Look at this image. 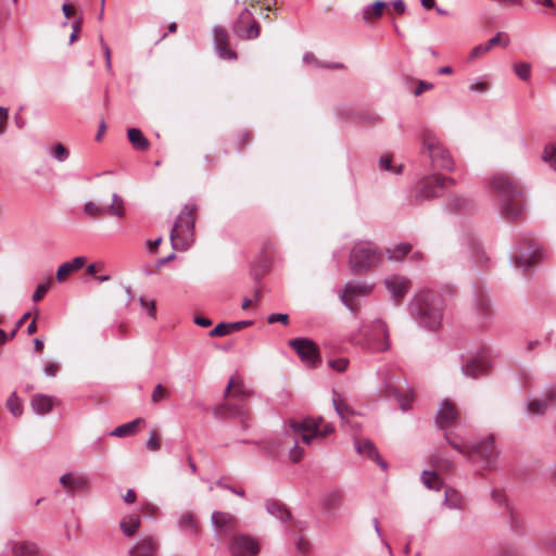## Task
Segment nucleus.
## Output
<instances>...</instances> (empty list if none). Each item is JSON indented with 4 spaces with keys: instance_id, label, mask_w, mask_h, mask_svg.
Instances as JSON below:
<instances>
[{
    "instance_id": "nucleus-1",
    "label": "nucleus",
    "mask_w": 556,
    "mask_h": 556,
    "mask_svg": "<svg viewBox=\"0 0 556 556\" xmlns=\"http://www.w3.org/2000/svg\"><path fill=\"white\" fill-rule=\"evenodd\" d=\"M492 189L498 200L501 214L517 220L526 210L525 192L521 185L507 174H496L491 179Z\"/></svg>"
},
{
    "instance_id": "nucleus-2",
    "label": "nucleus",
    "mask_w": 556,
    "mask_h": 556,
    "mask_svg": "<svg viewBox=\"0 0 556 556\" xmlns=\"http://www.w3.org/2000/svg\"><path fill=\"white\" fill-rule=\"evenodd\" d=\"M445 441L459 454L467 457L471 463H477L483 469H492L496 465L498 451L493 438H488L478 443H469L458 429L445 431Z\"/></svg>"
},
{
    "instance_id": "nucleus-3",
    "label": "nucleus",
    "mask_w": 556,
    "mask_h": 556,
    "mask_svg": "<svg viewBox=\"0 0 556 556\" xmlns=\"http://www.w3.org/2000/svg\"><path fill=\"white\" fill-rule=\"evenodd\" d=\"M442 296L431 290H420L409 303L410 312L418 325L428 330H437L442 321Z\"/></svg>"
},
{
    "instance_id": "nucleus-4",
    "label": "nucleus",
    "mask_w": 556,
    "mask_h": 556,
    "mask_svg": "<svg viewBox=\"0 0 556 556\" xmlns=\"http://www.w3.org/2000/svg\"><path fill=\"white\" fill-rule=\"evenodd\" d=\"M195 210L194 204L181 208L169 233L173 249L185 251L194 242Z\"/></svg>"
},
{
    "instance_id": "nucleus-5",
    "label": "nucleus",
    "mask_w": 556,
    "mask_h": 556,
    "mask_svg": "<svg viewBox=\"0 0 556 556\" xmlns=\"http://www.w3.org/2000/svg\"><path fill=\"white\" fill-rule=\"evenodd\" d=\"M383 261L382 253L375 243L370 241H357L354 243L350 256L349 264L354 273H365L370 268L380 265Z\"/></svg>"
},
{
    "instance_id": "nucleus-6",
    "label": "nucleus",
    "mask_w": 556,
    "mask_h": 556,
    "mask_svg": "<svg viewBox=\"0 0 556 556\" xmlns=\"http://www.w3.org/2000/svg\"><path fill=\"white\" fill-rule=\"evenodd\" d=\"M422 151L428 154L431 166L434 169L448 172L454 169V160L450 151L443 146V143L433 132L427 131L424 134Z\"/></svg>"
},
{
    "instance_id": "nucleus-7",
    "label": "nucleus",
    "mask_w": 556,
    "mask_h": 556,
    "mask_svg": "<svg viewBox=\"0 0 556 556\" xmlns=\"http://www.w3.org/2000/svg\"><path fill=\"white\" fill-rule=\"evenodd\" d=\"M290 430L293 435L300 434L302 442L311 444L314 439L323 440L334 431L331 424L324 421L321 417L305 418L302 421H291Z\"/></svg>"
},
{
    "instance_id": "nucleus-8",
    "label": "nucleus",
    "mask_w": 556,
    "mask_h": 556,
    "mask_svg": "<svg viewBox=\"0 0 556 556\" xmlns=\"http://www.w3.org/2000/svg\"><path fill=\"white\" fill-rule=\"evenodd\" d=\"M453 185H455L453 178L443 177L439 174L427 175L417 182L414 199L416 201L432 200L441 197Z\"/></svg>"
},
{
    "instance_id": "nucleus-9",
    "label": "nucleus",
    "mask_w": 556,
    "mask_h": 556,
    "mask_svg": "<svg viewBox=\"0 0 556 556\" xmlns=\"http://www.w3.org/2000/svg\"><path fill=\"white\" fill-rule=\"evenodd\" d=\"M546 255L543 247L533 239H527L513 250L511 262L517 268L527 271L536 260H543Z\"/></svg>"
},
{
    "instance_id": "nucleus-10",
    "label": "nucleus",
    "mask_w": 556,
    "mask_h": 556,
    "mask_svg": "<svg viewBox=\"0 0 556 556\" xmlns=\"http://www.w3.org/2000/svg\"><path fill=\"white\" fill-rule=\"evenodd\" d=\"M364 336L367 348L374 352H383L390 346L388 328L381 319H375Z\"/></svg>"
},
{
    "instance_id": "nucleus-11",
    "label": "nucleus",
    "mask_w": 556,
    "mask_h": 556,
    "mask_svg": "<svg viewBox=\"0 0 556 556\" xmlns=\"http://www.w3.org/2000/svg\"><path fill=\"white\" fill-rule=\"evenodd\" d=\"M232 33L241 39H256L261 34L260 24L253 18L249 8L244 7L232 24Z\"/></svg>"
},
{
    "instance_id": "nucleus-12",
    "label": "nucleus",
    "mask_w": 556,
    "mask_h": 556,
    "mask_svg": "<svg viewBox=\"0 0 556 556\" xmlns=\"http://www.w3.org/2000/svg\"><path fill=\"white\" fill-rule=\"evenodd\" d=\"M289 345L306 367H316L321 362L318 346L311 339L295 338L290 340Z\"/></svg>"
},
{
    "instance_id": "nucleus-13",
    "label": "nucleus",
    "mask_w": 556,
    "mask_h": 556,
    "mask_svg": "<svg viewBox=\"0 0 556 556\" xmlns=\"http://www.w3.org/2000/svg\"><path fill=\"white\" fill-rule=\"evenodd\" d=\"M229 549L232 556H255L260 551V546L252 536L238 534L231 539Z\"/></svg>"
},
{
    "instance_id": "nucleus-14",
    "label": "nucleus",
    "mask_w": 556,
    "mask_h": 556,
    "mask_svg": "<svg viewBox=\"0 0 556 556\" xmlns=\"http://www.w3.org/2000/svg\"><path fill=\"white\" fill-rule=\"evenodd\" d=\"M384 287L390 293L391 299L399 303L408 293L412 283L407 277L391 275L384 279Z\"/></svg>"
},
{
    "instance_id": "nucleus-15",
    "label": "nucleus",
    "mask_w": 556,
    "mask_h": 556,
    "mask_svg": "<svg viewBox=\"0 0 556 556\" xmlns=\"http://www.w3.org/2000/svg\"><path fill=\"white\" fill-rule=\"evenodd\" d=\"M214 46L219 58L224 60H236L237 53L229 48L228 31L222 26H214L212 29Z\"/></svg>"
},
{
    "instance_id": "nucleus-16",
    "label": "nucleus",
    "mask_w": 556,
    "mask_h": 556,
    "mask_svg": "<svg viewBox=\"0 0 556 556\" xmlns=\"http://www.w3.org/2000/svg\"><path fill=\"white\" fill-rule=\"evenodd\" d=\"M404 384L405 380L394 381L393 379H389L384 382V391L389 395H392L399 402L402 410L405 412L410 407L413 394L410 391H403Z\"/></svg>"
},
{
    "instance_id": "nucleus-17",
    "label": "nucleus",
    "mask_w": 556,
    "mask_h": 556,
    "mask_svg": "<svg viewBox=\"0 0 556 556\" xmlns=\"http://www.w3.org/2000/svg\"><path fill=\"white\" fill-rule=\"evenodd\" d=\"M212 527L217 535H224L237 527V518L223 510H214L211 516Z\"/></svg>"
},
{
    "instance_id": "nucleus-18",
    "label": "nucleus",
    "mask_w": 556,
    "mask_h": 556,
    "mask_svg": "<svg viewBox=\"0 0 556 556\" xmlns=\"http://www.w3.org/2000/svg\"><path fill=\"white\" fill-rule=\"evenodd\" d=\"M370 290L369 286L348 282L340 293V300L351 312H354V299L368 295Z\"/></svg>"
},
{
    "instance_id": "nucleus-19",
    "label": "nucleus",
    "mask_w": 556,
    "mask_h": 556,
    "mask_svg": "<svg viewBox=\"0 0 556 556\" xmlns=\"http://www.w3.org/2000/svg\"><path fill=\"white\" fill-rule=\"evenodd\" d=\"M556 404V389L547 391L542 399H533L527 402V413L533 416L543 415L549 407Z\"/></svg>"
},
{
    "instance_id": "nucleus-20",
    "label": "nucleus",
    "mask_w": 556,
    "mask_h": 556,
    "mask_svg": "<svg viewBox=\"0 0 556 556\" xmlns=\"http://www.w3.org/2000/svg\"><path fill=\"white\" fill-rule=\"evenodd\" d=\"M458 418V410L455 404L450 400H443L439 406L435 424L439 428L443 429L453 425Z\"/></svg>"
},
{
    "instance_id": "nucleus-21",
    "label": "nucleus",
    "mask_w": 556,
    "mask_h": 556,
    "mask_svg": "<svg viewBox=\"0 0 556 556\" xmlns=\"http://www.w3.org/2000/svg\"><path fill=\"white\" fill-rule=\"evenodd\" d=\"M355 450L358 454L375 460L383 470L387 469V463L380 457L375 444L367 439H355Z\"/></svg>"
},
{
    "instance_id": "nucleus-22",
    "label": "nucleus",
    "mask_w": 556,
    "mask_h": 556,
    "mask_svg": "<svg viewBox=\"0 0 556 556\" xmlns=\"http://www.w3.org/2000/svg\"><path fill=\"white\" fill-rule=\"evenodd\" d=\"M159 548L157 541L154 536H146L140 539L129 551L130 556H153Z\"/></svg>"
},
{
    "instance_id": "nucleus-23",
    "label": "nucleus",
    "mask_w": 556,
    "mask_h": 556,
    "mask_svg": "<svg viewBox=\"0 0 556 556\" xmlns=\"http://www.w3.org/2000/svg\"><path fill=\"white\" fill-rule=\"evenodd\" d=\"M252 325L251 320H239L233 323H219L211 331L210 337H224L239 331Z\"/></svg>"
},
{
    "instance_id": "nucleus-24",
    "label": "nucleus",
    "mask_w": 556,
    "mask_h": 556,
    "mask_svg": "<svg viewBox=\"0 0 556 556\" xmlns=\"http://www.w3.org/2000/svg\"><path fill=\"white\" fill-rule=\"evenodd\" d=\"M503 45V47H507L509 45L508 36H503L502 33H498L496 36L492 37L486 43L476 46L470 52V59L473 60L479 58L480 55L489 52L493 47L497 45Z\"/></svg>"
},
{
    "instance_id": "nucleus-25",
    "label": "nucleus",
    "mask_w": 556,
    "mask_h": 556,
    "mask_svg": "<svg viewBox=\"0 0 556 556\" xmlns=\"http://www.w3.org/2000/svg\"><path fill=\"white\" fill-rule=\"evenodd\" d=\"M462 371L466 377L478 378L488 371V363L482 358H469L463 366Z\"/></svg>"
},
{
    "instance_id": "nucleus-26",
    "label": "nucleus",
    "mask_w": 556,
    "mask_h": 556,
    "mask_svg": "<svg viewBox=\"0 0 556 556\" xmlns=\"http://www.w3.org/2000/svg\"><path fill=\"white\" fill-rule=\"evenodd\" d=\"M60 483L70 493H73L76 490H85L88 486V480L85 477L75 476L72 472H67L61 476Z\"/></svg>"
},
{
    "instance_id": "nucleus-27",
    "label": "nucleus",
    "mask_w": 556,
    "mask_h": 556,
    "mask_svg": "<svg viewBox=\"0 0 556 556\" xmlns=\"http://www.w3.org/2000/svg\"><path fill=\"white\" fill-rule=\"evenodd\" d=\"M388 7V2L377 0L371 4H367L362 9V18L365 23L369 24L379 18L383 14V10Z\"/></svg>"
},
{
    "instance_id": "nucleus-28",
    "label": "nucleus",
    "mask_w": 556,
    "mask_h": 556,
    "mask_svg": "<svg viewBox=\"0 0 556 556\" xmlns=\"http://www.w3.org/2000/svg\"><path fill=\"white\" fill-rule=\"evenodd\" d=\"M54 399L45 394H36L30 402L35 414L42 416L51 412Z\"/></svg>"
},
{
    "instance_id": "nucleus-29",
    "label": "nucleus",
    "mask_w": 556,
    "mask_h": 556,
    "mask_svg": "<svg viewBox=\"0 0 556 556\" xmlns=\"http://www.w3.org/2000/svg\"><path fill=\"white\" fill-rule=\"evenodd\" d=\"M178 528L181 532L189 536H195L198 534V522L190 511H185L178 519Z\"/></svg>"
},
{
    "instance_id": "nucleus-30",
    "label": "nucleus",
    "mask_w": 556,
    "mask_h": 556,
    "mask_svg": "<svg viewBox=\"0 0 556 556\" xmlns=\"http://www.w3.org/2000/svg\"><path fill=\"white\" fill-rule=\"evenodd\" d=\"M146 421L143 418L141 417H138L129 422H126V424H123V425H119L117 426L116 428H114V430L110 433V435L112 437H117V438H122V437H127V435H132L136 433L137 431V428L139 425H143Z\"/></svg>"
},
{
    "instance_id": "nucleus-31",
    "label": "nucleus",
    "mask_w": 556,
    "mask_h": 556,
    "mask_svg": "<svg viewBox=\"0 0 556 556\" xmlns=\"http://www.w3.org/2000/svg\"><path fill=\"white\" fill-rule=\"evenodd\" d=\"M465 504L463 495L454 489H445L443 505L450 509H463Z\"/></svg>"
},
{
    "instance_id": "nucleus-32",
    "label": "nucleus",
    "mask_w": 556,
    "mask_h": 556,
    "mask_svg": "<svg viewBox=\"0 0 556 556\" xmlns=\"http://www.w3.org/2000/svg\"><path fill=\"white\" fill-rule=\"evenodd\" d=\"M128 140L131 146L140 151H146L150 147V142L138 128H129L127 131Z\"/></svg>"
},
{
    "instance_id": "nucleus-33",
    "label": "nucleus",
    "mask_w": 556,
    "mask_h": 556,
    "mask_svg": "<svg viewBox=\"0 0 556 556\" xmlns=\"http://www.w3.org/2000/svg\"><path fill=\"white\" fill-rule=\"evenodd\" d=\"M10 548L14 556H34L38 552L37 545L30 542H12Z\"/></svg>"
},
{
    "instance_id": "nucleus-34",
    "label": "nucleus",
    "mask_w": 556,
    "mask_h": 556,
    "mask_svg": "<svg viewBox=\"0 0 556 556\" xmlns=\"http://www.w3.org/2000/svg\"><path fill=\"white\" fill-rule=\"evenodd\" d=\"M141 522L140 516L137 514H130L121 520L119 527L123 533L127 536H131L136 533Z\"/></svg>"
},
{
    "instance_id": "nucleus-35",
    "label": "nucleus",
    "mask_w": 556,
    "mask_h": 556,
    "mask_svg": "<svg viewBox=\"0 0 556 556\" xmlns=\"http://www.w3.org/2000/svg\"><path fill=\"white\" fill-rule=\"evenodd\" d=\"M266 510L277 519L282 521L287 520L290 517V513L287 507L277 500H268L266 502Z\"/></svg>"
},
{
    "instance_id": "nucleus-36",
    "label": "nucleus",
    "mask_w": 556,
    "mask_h": 556,
    "mask_svg": "<svg viewBox=\"0 0 556 556\" xmlns=\"http://www.w3.org/2000/svg\"><path fill=\"white\" fill-rule=\"evenodd\" d=\"M471 206V201L465 197L454 195L447 200L446 208L453 213H463Z\"/></svg>"
},
{
    "instance_id": "nucleus-37",
    "label": "nucleus",
    "mask_w": 556,
    "mask_h": 556,
    "mask_svg": "<svg viewBox=\"0 0 556 556\" xmlns=\"http://www.w3.org/2000/svg\"><path fill=\"white\" fill-rule=\"evenodd\" d=\"M341 491L339 490H329L323 494L321 497V507L326 510H332L339 506L341 502Z\"/></svg>"
},
{
    "instance_id": "nucleus-38",
    "label": "nucleus",
    "mask_w": 556,
    "mask_h": 556,
    "mask_svg": "<svg viewBox=\"0 0 556 556\" xmlns=\"http://www.w3.org/2000/svg\"><path fill=\"white\" fill-rule=\"evenodd\" d=\"M106 214L114 217H123L126 213L125 203L122 197L117 193L112 194V203L109 206H105Z\"/></svg>"
},
{
    "instance_id": "nucleus-39",
    "label": "nucleus",
    "mask_w": 556,
    "mask_h": 556,
    "mask_svg": "<svg viewBox=\"0 0 556 556\" xmlns=\"http://www.w3.org/2000/svg\"><path fill=\"white\" fill-rule=\"evenodd\" d=\"M229 394L239 401H242L249 396V392L245 390L243 383L237 382L233 378L229 380L225 390V396H228Z\"/></svg>"
},
{
    "instance_id": "nucleus-40",
    "label": "nucleus",
    "mask_w": 556,
    "mask_h": 556,
    "mask_svg": "<svg viewBox=\"0 0 556 556\" xmlns=\"http://www.w3.org/2000/svg\"><path fill=\"white\" fill-rule=\"evenodd\" d=\"M421 482L429 490H440L442 486V479L435 471L424 470L421 472Z\"/></svg>"
},
{
    "instance_id": "nucleus-41",
    "label": "nucleus",
    "mask_w": 556,
    "mask_h": 556,
    "mask_svg": "<svg viewBox=\"0 0 556 556\" xmlns=\"http://www.w3.org/2000/svg\"><path fill=\"white\" fill-rule=\"evenodd\" d=\"M412 251V245L406 242L395 244L394 247L387 250L388 258L390 261L399 262L402 261Z\"/></svg>"
},
{
    "instance_id": "nucleus-42",
    "label": "nucleus",
    "mask_w": 556,
    "mask_h": 556,
    "mask_svg": "<svg viewBox=\"0 0 556 556\" xmlns=\"http://www.w3.org/2000/svg\"><path fill=\"white\" fill-rule=\"evenodd\" d=\"M430 464L438 471H441V472L450 471L453 469V466H454V464L451 459L446 458L443 454L438 453V452L431 455Z\"/></svg>"
},
{
    "instance_id": "nucleus-43",
    "label": "nucleus",
    "mask_w": 556,
    "mask_h": 556,
    "mask_svg": "<svg viewBox=\"0 0 556 556\" xmlns=\"http://www.w3.org/2000/svg\"><path fill=\"white\" fill-rule=\"evenodd\" d=\"M7 407L14 417H20L23 414V404L16 392H12L7 400Z\"/></svg>"
},
{
    "instance_id": "nucleus-44",
    "label": "nucleus",
    "mask_w": 556,
    "mask_h": 556,
    "mask_svg": "<svg viewBox=\"0 0 556 556\" xmlns=\"http://www.w3.org/2000/svg\"><path fill=\"white\" fill-rule=\"evenodd\" d=\"M542 161L556 172V147L553 143H548L544 147Z\"/></svg>"
},
{
    "instance_id": "nucleus-45",
    "label": "nucleus",
    "mask_w": 556,
    "mask_h": 556,
    "mask_svg": "<svg viewBox=\"0 0 556 556\" xmlns=\"http://www.w3.org/2000/svg\"><path fill=\"white\" fill-rule=\"evenodd\" d=\"M332 403H333V407H334L337 414L342 419V421L348 420V418L351 415H353V412L351 410V408L342 402L339 394H336L333 396Z\"/></svg>"
},
{
    "instance_id": "nucleus-46",
    "label": "nucleus",
    "mask_w": 556,
    "mask_h": 556,
    "mask_svg": "<svg viewBox=\"0 0 556 556\" xmlns=\"http://www.w3.org/2000/svg\"><path fill=\"white\" fill-rule=\"evenodd\" d=\"M84 212L91 218H99L106 214V208L96 202L88 201L84 204Z\"/></svg>"
},
{
    "instance_id": "nucleus-47",
    "label": "nucleus",
    "mask_w": 556,
    "mask_h": 556,
    "mask_svg": "<svg viewBox=\"0 0 556 556\" xmlns=\"http://www.w3.org/2000/svg\"><path fill=\"white\" fill-rule=\"evenodd\" d=\"M170 392L162 383H157L152 392L151 401L153 404H159L169 399Z\"/></svg>"
},
{
    "instance_id": "nucleus-48",
    "label": "nucleus",
    "mask_w": 556,
    "mask_h": 556,
    "mask_svg": "<svg viewBox=\"0 0 556 556\" xmlns=\"http://www.w3.org/2000/svg\"><path fill=\"white\" fill-rule=\"evenodd\" d=\"M52 282L53 279L49 277L43 283L38 285L33 293V301L39 302L46 295Z\"/></svg>"
},
{
    "instance_id": "nucleus-49",
    "label": "nucleus",
    "mask_w": 556,
    "mask_h": 556,
    "mask_svg": "<svg viewBox=\"0 0 556 556\" xmlns=\"http://www.w3.org/2000/svg\"><path fill=\"white\" fill-rule=\"evenodd\" d=\"M516 75L522 80H529L531 76V65L529 63H517L514 65Z\"/></svg>"
},
{
    "instance_id": "nucleus-50",
    "label": "nucleus",
    "mask_w": 556,
    "mask_h": 556,
    "mask_svg": "<svg viewBox=\"0 0 556 556\" xmlns=\"http://www.w3.org/2000/svg\"><path fill=\"white\" fill-rule=\"evenodd\" d=\"M51 155L58 162H64L68 159L70 152L62 143H58L54 146Z\"/></svg>"
},
{
    "instance_id": "nucleus-51",
    "label": "nucleus",
    "mask_w": 556,
    "mask_h": 556,
    "mask_svg": "<svg viewBox=\"0 0 556 556\" xmlns=\"http://www.w3.org/2000/svg\"><path fill=\"white\" fill-rule=\"evenodd\" d=\"M139 303H140L142 309L146 311V313L149 317L155 318L156 307H155V302L153 300H147L144 296H140Z\"/></svg>"
},
{
    "instance_id": "nucleus-52",
    "label": "nucleus",
    "mask_w": 556,
    "mask_h": 556,
    "mask_svg": "<svg viewBox=\"0 0 556 556\" xmlns=\"http://www.w3.org/2000/svg\"><path fill=\"white\" fill-rule=\"evenodd\" d=\"M379 167L381 170L392 172L394 174H399L401 172V166L397 168L392 167V159L389 155H383L380 157Z\"/></svg>"
},
{
    "instance_id": "nucleus-53",
    "label": "nucleus",
    "mask_w": 556,
    "mask_h": 556,
    "mask_svg": "<svg viewBox=\"0 0 556 556\" xmlns=\"http://www.w3.org/2000/svg\"><path fill=\"white\" fill-rule=\"evenodd\" d=\"M9 109L0 106V136L4 135L8 126Z\"/></svg>"
},
{
    "instance_id": "nucleus-54",
    "label": "nucleus",
    "mask_w": 556,
    "mask_h": 556,
    "mask_svg": "<svg viewBox=\"0 0 556 556\" xmlns=\"http://www.w3.org/2000/svg\"><path fill=\"white\" fill-rule=\"evenodd\" d=\"M160 440L157 438V434L155 431H151L150 432V435L147 440V447L150 450V451H153V452H156L160 450Z\"/></svg>"
},
{
    "instance_id": "nucleus-55",
    "label": "nucleus",
    "mask_w": 556,
    "mask_h": 556,
    "mask_svg": "<svg viewBox=\"0 0 556 556\" xmlns=\"http://www.w3.org/2000/svg\"><path fill=\"white\" fill-rule=\"evenodd\" d=\"M60 370V366L55 362H48L43 366V374L47 377H55Z\"/></svg>"
},
{
    "instance_id": "nucleus-56",
    "label": "nucleus",
    "mask_w": 556,
    "mask_h": 556,
    "mask_svg": "<svg viewBox=\"0 0 556 556\" xmlns=\"http://www.w3.org/2000/svg\"><path fill=\"white\" fill-rule=\"evenodd\" d=\"M73 270L67 262L61 264L56 270V279L63 281Z\"/></svg>"
},
{
    "instance_id": "nucleus-57",
    "label": "nucleus",
    "mask_w": 556,
    "mask_h": 556,
    "mask_svg": "<svg viewBox=\"0 0 556 556\" xmlns=\"http://www.w3.org/2000/svg\"><path fill=\"white\" fill-rule=\"evenodd\" d=\"M290 459L294 463L301 460L304 455V451L298 446V441H294V445L289 451Z\"/></svg>"
},
{
    "instance_id": "nucleus-58",
    "label": "nucleus",
    "mask_w": 556,
    "mask_h": 556,
    "mask_svg": "<svg viewBox=\"0 0 556 556\" xmlns=\"http://www.w3.org/2000/svg\"><path fill=\"white\" fill-rule=\"evenodd\" d=\"M281 323L283 325H288L289 323V315L288 314H283V313H278V314H270L268 315L267 317V323L268 324H274V323Z\"/></svg>"
},
{
    "instance_id": "nucleus-59",
    "label": "nucleus",
    "mask_w": 556,
    "mask_h": 556,
    "mask_svg": "<svg viewBox=\"0 0 556 556\" xmlns=\"http://www.w3.org/2000/svg\"><path fill=\"white\" fill-rule=\"evenodd\" d=\"M486 89H488V84L480 78L475 79L469 86V90L471 92H484V91H486Z\"/></svg>"
},
{
    "instance_id": "nucleus-60",
    "label": "nucleus",
    "mask_w": 556,
    "mask_h": 556,
    "mask_svg": "<svg viewBox=\"0 0 556 556\" xmlns=\"http://www.w3.org/2000/svg\"><path fill=\"white\" fill-rule=\"evenodd\" d=\"M348 364H349V361L346 358H339V359L330 361L329 366L332 369L341 372L348 368Z\"/></svg>"
},
{
    "instance_id": "nucleus-61",
    "label": "nucleus",
    "mask_w": 556,
    "mask_h": 556,
    "mask_svg": "<svg viewBox=\"0 0 556 556\" xmlns=\"http://www.w3.org/2000/svg\"><path fill=\"white\" fill-rule=\"evenodd\" d=\"M433 88V85L431 83H427V81H424V80H419L418 81V85L416 87V89L414 90V96L415 97H418L420 96L422 92L427 91V90H430Z\"/></svg>"
},
{
    "instance_id": "nucleus-62",
    "label": "nucleus",
    "mask_w": 556,
    "mask_h": 556,
    "mask_svg": "<svg viewBox=\"0 0 556 556\" xmlns=\"http://www.w3.org/2000/svg\"><path fill=\"white\" fill-rule=\"evenodd\" d=\"M86 263V258L84 256H76L72 261L67 262L70 264L73 271L81 268Z\"/></svg>"
},
{
    "instance_id": "nucleus-63",
    "label": "nucleus",
    "mask_w": 556,
    "mask_h": 556,
    "mask_svg": "<svg viewBox=\"0 0 556 556\" xmlns=\"http://www.w3.org/2000/svg\"><path fill=\"white\" fill-rule=\"evenodd\" d=\"M103 54L105 59V67L108 72L112 71V62H111V50L108 43H103Z\"/></svg>"
},
{
    "instance_id": "nucleus-64",
    "label": "nucleus",
    "mask_w": 556,
    "mask_h": 556,
    "mask_svg": "<svg viewBox=\"0 0 556 556\" xmlns=\"http://www.w3.org/2000/svg\"><path fill=\"white\" fill-rule=\"evenodd\" d=\"M232 414L241 418L242 425H243L244 428L248 427V425L244 421V418L248 417V413H247V410L244 409L243 406L240 405V406L233 407Z\"/></svg>"
}]
</instances>
